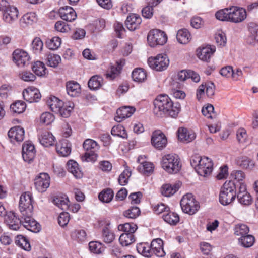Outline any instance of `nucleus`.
<instances>
[{
  "mask_svg": "<svg viewBox=\"0 0 258 258\" xmlns=\"http://www.w3.org/2000/svg\"><path fill=\"white\" fill-rule=\"evenodd\" d=\"M8 135L11 142L16 141L20 142L23 141L24 139L25 131L23 127L16 126L10 128L8 133Z\"/></svg>",
  "mask_w": 258,
  "mask_h": 258,
  "instance_id": "nucleus-19",
  "label": "nucleus"
},
{
  "mask_svg": "<svg viewBox=\"0 0 258 258\" xmlns=\"http://www.w3.org/2000/svg\"><path fill=\"white\" fill-rule=\"evenodd\" d=\"M146 73L143 69L137 68L135 69L132 74V77L134 81L142 82L146 79Z\"/></svg>",
  "mask_w": 258,
  "mask_h": 258,
  "instance_id": "nucleus-39",
  "label": "nucleus"
},
{
  "mask_svg": "<svg viewBox=\"0 0 258 258\" xmlns=\"http://www.w3.org/2000/svg\"><path fill=\"white\" fill-rule=\"evenodd\" d=\"M61 43V38L59 37H53L48 39L46 42V46L49 49L56 50L58 49Z\"/></svg>",
  "mask_w": 258,
  "mask_h": 258,
  "instance_id": "nucleus-48",
  "label": "nucleus"
},
{
  "mask_svg": "<svg viewBox=\"0 0 258 258\" xmlns=\"http://www.w3.org/2000/svg\"><path fill=\"white\" fill-rule=\"evenodd\" d=\"M141 22V18L138 15L132 14L127 17L125 24L128 30L134 31L139 26Z\"/></svg>",
  "mask_w": 258,
  "mask_h": 258,
  "instance_id": "nucleus-27",
  "label": "nucleus"
},
{
  "mask_svg": "<svg viewBox=\"0 0 258 258\" xmlns=\"http://www.w3.org/2000/svg\"><path fill=\"white\" fill-rule=\"evenodd\" d=\"M247 17L245 9L236 6L230 7V22L238 23L243 21Z\"/></svg>",
  "mask_w": 258,
  "mask_h": 258,
  "instance_id": "nucleus-10",
  "label": "nucleus"
},
{
  "mask_svg": "<svg viewBox=\"0 0 258 258\" xmlns=\"http://www.w3.org/2000/svg\"><path fill=\"white\" fill-rule=\"evenodd\" d=\"M32 69L36 75L42 76L45 75L46 68L43 62L38 61H36L32 67Z\"/></svg>",
  "mask_w": 258,
  "mask_h": 258,
  "instance_id": "nucleus-50",
  "label": "nucleus"
},
{
  "mask_svg": "<svg viewBox=\"0 0 258 258\" xmlns=\"http://www.w3.org/2000/svg\"><path fill=\"white\" fill-rule=\"evenodd\" d=\"M72 236L80 242L84 241L86 239L87 234L84 230H76L72 232Z\"/></svg>",
  "mask_w": 258,
  "mask_h": 258,
  "instance_id": "nucleus-62",
  "label": "nucleus"
},
{
  "mask_svg": "<svg viewBox=\"0 0 258 258\" xmlns=\"http://www.w3.org/2000/svg\"><path fill=\"white\" fill-rule=\"evenodd\" d=\"M23 96L24 99L30 103L38 102L41 98L39 91L34 87L25 89L23 92Z\"/></svg>",
  "mask_w": 258,
  "mask_h": 258,
  "instance_id": "nucleus-17",
  "label": "nucleus"
},
{
  "mask_svg": "<svg viewBox=\"0 0 258 258\" xmlns=\"http://www.w3.org/2000/svg\"><path fill=\"white\" fill-rule=\"evenodd\" d=\"M34 184L36 189L41 192H44L50 185V177L47 173H41L36 177Z\"/></svg>",
  "mask_w": 258,
  "mask_h": 258,
  "instance_id": "nucleus-13",
  "label": "nucleus"
},
{
  "mask_svg": "<svg viewBox=\"0 0 258 258\" xmlns=\"http://www.w3.org/2000/svg\"><path fill=\"white\" fill-rule=\"evenodd\" d=\"M248 35L246 38L247 43L254 46L258 44V25L253 22L250 23L248 26Z\"/></svg>",
  "mask_w": 258,
  "mask_h": 258,
  "instance_id": "nucleus-15",
  "label": "nucleus"
},
{
  "mask_svg": "<svg viewBox=\"0 0 258 258\" xmlns=\"http://www.w3.org/2000/svg\"><path fill=\"white\" fill-rule=\"evenodd\" d=\"M61 57L57 54H49L47 57V64L48 66L55 68L61 61Z\"/></svg>",
  "mask_w": 258,
  "mask_h": 258,
  "instance_id": "nucleus-53",
  "label": "nucleus"
},
{
  "mask_svg": "<svg viewBox=\"0 0 258 258\" xmlns=\"http://www.w3.org/2000/svg\"><path fill=\"white\" fill-rule=\"evenodd\" d=\"M109 224L104 227L102 230L101 238L106 243H111L115 239V234L108 227Z\"/></svg>",
  "mask_w": 258,
  "mask_h": 258,
  "instance_id": "nucleus-33",
  "label": "nucleus"
},
{
  "mask_svg": "<svg viewBox=\"0 0 258 258\" xmlns=\"http://www.w3.org/2000/svg\"><path fill=\"white\" fill-rule=\"evenodd\" d=\"M66 89L68 94L72 97L77 96L81 92L80 85L77 82L74 81L67 83Z\"/></svg>",
  "mask_w": 258,
  "mask_h": 258,
  "instance_id": "nucleus-32",
  "label": "nucleus"
},
{
  "mask_svg": "<svg viewBox=\"0 0 258 258\" xmlns=\"http://www.w3.org/2000/svg\"><path fill=\"white\" fill-rule=\"evenodd\" d=\"M140 214V210L137 207H133L125 211L123 215L127 218L134 219L137 217Z\"/></svg>",
  "mask_w": 258,
  "mask_h": 258,
  "instance_id": "nucleus-58",
  "label": "nucleus"
},
{
  "mask_svg": "<svg viewBox=\"0 0 258 258\" xmlns=\"http://www.w3.org/2000/svg\"><path fill=\"white\" fill-rule=\"evenodd\" d=\"M68 171L71 173L76 178H80L82 176V173L79 168L78 163L73 161L70 160L67 163Z\"/></svg>",
  "mask_w": 258,
  "mask_h": 258,
  "instance_id": "nucleus-36",
  "label": "nucleus"
},
{
  "mask_svg": "<svg viewBox=\"0 0 258 258\" xmlns=\"http://www.w3.org/2000/svg\"><path fill=\"white\" fill-rule=\"evenodd\" d=\"M135 108L130 106H123L119 108L116 111V116L115 120L120 122L124 119L130 117L135 112Z\"/></svg>",
  "mask_w": 258,
  "mask_h": 258,
  "instance_id": "nucleus-21",
  "label": "nucleus"
},
{
  "mask_svg": "<svg viewBox=\"0 0 258 258\" xmlns=\"http://www.w3.org/2000/svg\"><path fill=\"white\" fill-rule=\"evenodd\" d=\"M32 50L34 53H40L43 49V43L40 38L36 37L31 43Z\"/></svg>",
  "mask_w": 258,
  "mask_h": 258,
  "instance_id": "nucleus-56",
  "label": "nucleus"
},
{
  "mask_svg": "<svg viewBox=\"0 0 258 258\" xmlns=\"http://www.w3.org/2000/svg\"><path fill=\"white\" fill-rule=\"evenodd\" d=\"M121 69V65L117 62L115 66L111 67L110 70L106 74V77L110 80L114 79L120 74Z\"/></svg>",
  "mask_w": 258,
  "mask_h": 258,
  "instance_id": "nucleus-45",
  "label": "nucleus"
},
{
  "mask_svg": "<svg viewBox=\"0 0 258 258\" xmlns=\"http://www.w3.org/2000/svg\"><path fill=\"white\" fill-rule=\"evenodd\" d=\"M111 133L113 136H119L123 138L127 137V134L124 127L120 125L113 126L111 130Z\"/></svg>",
  "mask_w": 258,
  "mask_h": 258,
  "instance_id": "nucleus-60",
  "label": "nucleus"
},
{
  "mask_svg": "<svg viewBox=\"0 0 258 258\" xmlns=\"http://www.w3.org/2000/svg\"><path fill=\"white\" fill-rule=\"evenodd\" d=\"M69 200L64 197H57L53 200L54 205L62 210H66L69 207Z\"/></svg>",
  "mask_w": 258,
  "mask_h": 258,
  "instance_id": "nucleus-46",
  "label": "nucleus"
},
{
  "mask_svg": "<svg viewBox=\"0 0 258 258\" xmlns=\"http://www.w3.org/2000/svg\"><path fill=\"white\" fill-rule=\"evenodd\" d=\"M13 61L19 67H24L29 64L30 57L27 52L16 49L13 53Z\"/></svg>",
  "mask_w": 258,
  "mask_h": 258,
  "instance_id": "nucleus-11",
  "label": "nucleus"
},
{
  "mask_svg": "<svg viewBox=\"0 0 258 258\" xmlns=\"http://www.w3.org/2000/svg\"><path fill=\"white\" fill-rule=\"evenodd\" d=\"M176 38L180 43L185 44L190 41L191 35L187 29H180L177 33Z\"/></svg>",
  "mask_w": 258,
  "mask_h": 258,
  "instance_id": "nucleus-34",
  "label": "nucleus"
},
{
  "mask_svg": "<svg viewBox=\"0 0 258 258\" xmlns=\"http://www.w3.org/2000/svg\"><path fill=\"white\" fill-rule=\"evenodd\" d=\"M238 163L241 167L249 170L252 169L254 166V162L247 157H241L239 159Z\"/></svg>",
  "mask_w": 258,
  "mask_h": 258,
  "instance_id": "nucleus-55",
  "label": "nucleus"
},
{
  "mask_svg": "<svg viewBox=\"0 0 258 258\" xmlns=\"http://www.w3.org/2000/svg\"><path fill=\"white\" fill-rule=\"evenodd\" d=\"M236 185L231 181H226L221 188L219 194V202L224 206L233 202L236 198Z\"/></svg>",
  "mask_w": 258,
  "mask_h": 258,
  "instance_id": "nucleus-3",
  "label": "nucleus"
},
{
  "mask_svg": "<svg viewBox=\"0 0 258 258\" xmlns=\"http://www.w3.org/2000/svg\"><path fill=\"white\" fill-rule=\"evenodd\" d=\"M54 120L53 115L49 112H46L43 113L40 117V121L41 123L49 125Z\"/></svg>",
  "mask_w": 258,
  "mask_h": 258,
  "instance_id": "nucleus-59",
  "label": "nucleus"
},
{
  "mask_svg": "<svg viewBox=\"0 0 258 258\" xmlns=\"http://www.w3.org/2000/svg\"><path fill=\"white\" fill-rule=\"evenodd\" d=\"M215 46H207L197 50V56L198 58L203 61H209L211 56L215 52Z\"/></svg>",
  "mask_w": 258,
  "mask_h": 258,
  "instance_id": "nucleus-22",
  "label": "nucleus"
},
{
  "mask_svg": "<svg viewBox=\"0 0 258 258\" xmlns=\"http://www.w3.org/2000/svg\"><path fill=\"white\" fill-rule=\"evenodd\" d=\"M102 83L103 78L101 77L94 76L89 80L88 85L91 90H96L101 86Z\"/></svg>",
  "mask_w": 258,
  "mask_h": 258,
  "instance_id": "nucleus-42",
  "label": "nucleus"
},
{
  "mask_svg": "<svg viewBox=\"0 0 258 258\" xmlns=\"http://www.w3.org/2000/svg\"><path fill=\"white\" fill-rule=\"evenodd\" d=\"M131 175V172L128 169H125L119 176L118 182L121 185H125L127 182L128 178Z\"/></svg>",
  "mask_w": 258,
  "mask_h": 258,
  "instance_id": "nucleus-64",
  "label": "nucleus"
},
{
  "mask_svg": "<svg viewBox=\"0 0 258 258\" xmlns=\"http://www.w3.org/2000/svg\"><path fill=\"white\" fill-rule=\"evenodd\" d=\"M63 103L61 100L55 96L50 97L47 101V104L50 109L56 113L60 112V108H61Z\"/></svg>",
  "mask_w": 258,
  "mask_h": 258,
  "instance_id": "nucleus-30",
  "label": "nucleus"
},
{
  "mask_svg": "<svg viewBox=\"0 0 258 258\" xmlns=\"http://www.w3.org/2000/svg\"><path fill=\"white\" fill-rule=\"evenodd\" d=\"M190 164L197 173L204 177L209 175L213 170L212 161L207 157L193 156L191 158Z\"/></svg>",
  "mask_w": 258,
  "mask_h": 258,
  "instance_id": "nucleus-2",
  "label": "nucleus"
},
{
  "mask_svg": "<svg viewBox=\"0 0 258 258\" xmlns=\"http://www.w3.org/2000/svg\"><path fill=\"white\" fill-rule=\"evenodd\" d=\"M26 107L25 103L21 101H17L15 103H13L10 108L12 111L18 114L21 113L24 111Z\"/></svg>",
  "mask_w": 258,
  "mask_h": 258,
  "instance_id": "nucleus-54",
  "label": "nucleus"
},
{
  "mask_svg": "<svg viewBox=\"0 0 258 258\" xmlns=\"http://www.w3.org/2000/svg\"><path fill=\"white\" fill-rule=\"evenodd\" d=\"M238 243L242 247L249 248L252 246L255 241L254 237L251 235H246L238 239Z\"/></svg>",
  "mask_w": 258,
  "mask_h": 258,
  "instance_id": "nucleus-38",
  "label": "nucleus"
},
{
  "mask_svg": "<svg viewBox=\"0 0 258 258\" xmlns=\"http://www.w3.org/2000/svg\"><path fill=\"white\" fill-rule=\"evenodd\" d=\"M151 143L156 148L161 149L166 146L167 140L163 133L160 131H157L153 133Z\"/></svg>",
  "mask_w": 258,
  "mask_h": 258,
  "instance_id": "nucleus-14",
  "label": "nucleus"
},
{
  "mask_svg": "<svg viewBox=\"0 0 258 258\" xmlns=\"http://www.w3.org/2000/svg\"><path fill=\"white\" fill-rule=\"evenodd\" d=\"M230 8L221 9L215 14L216 18L220 21L230 22Z\"/></svg>",
  "mask_w": 258,
  "mask_h": 258,
  "instance_id": "nucleus-43",
  "label": "nucleus"
},
{
  "mask_svg": "<svg viewBox=\"0 0 258 258\" xmlns=\"http://www.w3.org/2000/svg\"><path fill=\"white\" fill-rule=\"evenodd\" d=\"M16 244L26 251L31 250V245L29 240L22 235H18L15 237Z\"/></svg>",
  "mask_w": 258,
  "mask_h": 258,
  "instance_id": "nucleus-35",
  "label": "nucleus"
},
{
  "mask_svg": "<svg viewBox=\"0 0 258 258\" xmlns=\"http://www.w3.org/2000/svg\"><path fill=\"white\" fill-rule=\"evenodd\" d=\"M56 150L60 156L67 157L71 153V145L67 140H61L56 144Z\"/></svg>",
  "mask_w": 258,
  "mask_h": 258,
  "instance_id": "nucleus-24",
  "label": "nucleus"
},
{
  "mask_svg": "<svg viewBox=\"0 0 258 258\" xmlns=\"http://www.w3.org/2000/svg\"><path fill=\"white\" fill-rule=\"evenodd\" d=\"M55 29L56 31L62 33H66L70 30L69 25L62 21H58L56 22Z\"/></svg>",
  "mask_w": 258,
  "mask_h": 258,
  "instance_id": "nucleus-63",
  "label": "nucleus"
},
{
  "mask_svg": "<svg viewBox=\"0 0 258 258\" xmlns=\"http://www.w3.org/2000/svg\"><path fill=\"white\" fill-rule=\"evenodd\" d=\"M141 164L138 167V169L140 172L143 174H150L153 171V164L151 162H143L140 163Z\"/></svg>",
  "mask_w": 258,
  "mask_h": 258,
  "instance_id": "nucleus-49",
  "label": "nucleus"
},
{
  "mask_svg": "<svg viewBox=\"0 0 258 258\" xmlns=\"http://www.w3.org/2000/svg\"><path fill=\"white\" fill-rule=\"evenodd\" d=\"M164 220L170 225H176L179 221L178 215L172 212H168L162 215Z\"/></svg>",
  "mask_w": 258,
  "mask_h": 258,
  "instance_id": "nucleus-41",
  "label": "nucleus"
},
{
  "mask_svg": "<svg viewBox=\"0 0 258 258\" xmlns=\"http://www.w3.org/2000/svg\"><path fill=\"white\" fill-rule=\"evenodd\" d=\"M180 181H177L173 185L165 184L161 187V193L165 197H170L173 195L179 189L181 186Z\"/></svg>",
  "mask_w": 258,
  "mask_h": 258,
  "instance_id": "nucleus-26",
  "label": "nucleus"
},
{
  "mask_svg": "<svg viewBox=\"0 0 258 258\" xmlns=\"http://www.w3.org/2000/svg\"><path fill=\"white\" fill-rule=\"evenodd\" d=\"M83 148L86 152L82 156V160L87 162L95 161L97 158L96 152L99 148L97 143L90 139H86L83 143Z\"/></svg>",
  "mask_w": 258,
  "mask_h": 258,
  "instance_id": "nucleus-5",
  "label": "nucleus"
},
{
  "mask_svg": "<svg viewBox=\"0 0 258 258\" xmlns=\"http://www.w3.org/2000/svg\"><path fill=\"white\" fill-rule=\"evenodd\" d=\"M239 202L243 205L248 206L251 204L252 199L249 193H245L242 195H237Z\"/></svg>",
  "mask_w": 258,
  "mask_h": 258,
  "instance_id": "nucleus-61",
  "label": "nucleus"
},
{
  "mask_svg": "<svg viewBox=\"0 0 258 258\" xmlns=\"http://www.w3.org/2000/svg\"><path fill=\"white\" fill-rule=\"evenodd\" d=\"M114 193L113 191L109 188L102 191L99 195V199L104 203H109L113 199Z\"/></svg>",
  "mask_w": 258,
  "mask_h": 258,
  "instance_id": "nucleus-44",
  "label": "nucleus"
},
{
  "mask_svg": "<svg viewBox=\"0 0 258 258\" xmlns=\"http://www.w3.org/2000/svg\"><path fill=\"white\" fill-rule=\"evenodd\" d=\"M137 226L134 223H126L124 224H120L118 226V229L120 231H122L124 233H134L137 230Z\"/></svg>",
  "mask_w": 258,
  "mask_h": 258,
  "instance_id": "nucleus-47",
  "label": "nucleus"
},
{
  "mask_svg": "<svg viewBox=\"0 0 258 258\" xmlns=\"http://www.w3.org/2000/svg\"><path fill=\"white\" fill-rule=\"evenodd\" d=\"M135 237L132 233H123L119 237L120 244L123 246H127L135 241Z\"/></svg>",
  "mask_w": 258,
  "mask_h": 258,
  "instance_id": "nucleus-37",
  "label": "nucleus"
},
{
  "mask_svg": "<svg viewBox=\"0 0 258 258\" xmlns=\"http://www.w3.org/2000/svg\"><path fill=\"white\" fill-rule=\"evenodd\" d=\"M154 113L158 117L168 114L175 117L180 111L179 106L173 105L171 99L166 94H160L154 101Z\"/></svg>",
  "mask_w": 258,
  "mask_h": 258,
  "instance_id": "nucleus-1",
  "label": "nucleus"
},
{
  "mask_svg": "<svg viewBox=\"0 0 258 258\" xmlns=\"http://www.w3.org/2000/svg\"><path fill=\"white\" fill-rule=\"evenodd\" d=\"M89 248L91 252L95 254L101 253L104 250L103 244L98 241L90 242Z\"/></svg>",
  "mask_w": 258,
  "mask_h": 258,
  "instance_id": "nucleus-52",
  "label": "nucleus"
},
{
  "mask_svg": "<svg viewBox=\"0 0 258 258\" xmlns=\"http://www.w3.org/2000/svg\"><path fill=\"white\" fill-rule=\"evenodd\" d=\"M34 146L30 143H24L22 146V157L26 162L32 161L35 156Z\"/></svg>",
  "mask_w": 258,
  "mask_h": 258,
  "instance_id": "nucleus-20",
  "label": "nucleus"
},
{
  "mask_svg": "<svg viewBox=\"0 0 258 258\" xmlns=\"http://www.w3.org/2000/svg\"><path fill=\"white\" fill-rule=\"evenodd\" d=\"M59 13L60 17L67 21H73L77 17V14L74 10L69 6L60 8Z\"/></svg>",
  "mask_w": 258,
  "mask_h": 258,
  "instance_id": "nucleus-23",
  "label": "nucleus"
},
{
  "mask_svg": "<svg viewBox=\"0 0 258 258\" xmlns=\"http://www.w3.org/2000/svg\"><path fill=\"white\" fill-rule=\"evenodd\" d=\"M161 165L164 170L170 174L177 173L181 168L180 158L176 154H167L163 156Z\"/></svg>",
  "mask_w": 258,
  "mask_h": 258,
  "instance_id": "nucleus-4",
  "label": "nucleus"
},
{
  "mask_svg": "<svg viewBox=\"0 0 258 258\" xmlns=\"http://www.w3.org/2000/svg\"><path fill=\"white\" fill-rule=\"evenodd\" d=\"M180 206L184 212L190 215L194 214L200 208L199 203L191 194H187L182 197Z\"/></svg>",
  "mask_w": 258,
  "mask_h": 258,
  "instance_id": "nucleus-6",
  "label": "nucleus"
},
{
  "mask_svg": "<svg viewBox=\"0 0 258 258\" xmlns=\"http://www.w3.org/2000/svg\"><path fill=\"white\" fill-rule=\"evenodd\" d=\"M138 252L146 257L151 256L152 250L150 245L147 243H140L137 245Z\"/></svg>",
  "mask_w": 258,
  "mask_h": 258,
  "instance_id": "nucleus-40",
  "label": "nucleus"
},
{
  "mask_svg": "<svg viewBox=\"0 0 258 258\" xmlns=\"http://www.w3.org/2000/svg\"><path fill=\"white\" fill-rule=\"evenodd\" d=\"M150 245L152 250V254L154 253L158 257H162L165 255V252L163 250V242L162 239L160 238L154 239Z\"/></svg>",
  "mask_w": 258,
  "mask_h": 258,
  "instance_id": "nucleus-25",
  "label": "nucleus"
},
{
  "mask_svg": "<svg viewBox=\"0 0 258 258\" xmlns=\"http://www.w3.org/2000/svg\"><path fill=\"white\" fill-rule=\"evenodd\" d=\"M2 14L3 21L6 23L11 24L18 19L19 11L16 7L10 5L2 13Z\"/></svg>",
  "mask_w": 258,
  "mask_h": 258,
  "instance_id": "nucleus-12",
  "label": "nucleus"
},
{
  "mask_svg": "<svg viewBox=\"0 0 258 258\" xmlns=\"http://www.w3.org/2000/svg\"><path fill=\"white\" fill-rule=\"evenodd\" d=\"M37 19V15L35 13H27L24 14L20 19V24L22 27H26L36 22Z\"/></svg>",
  "mask_w": 258,
  "mask_h": 258,
  "instance_id": "nucleus-29",
  "label": "nucleus"
},
{
  "mask_svg": "<svg viewBox=\"0 0 258 258\" xmlns=\"http://www.w3.org/2000/svg\"><path fill=\"white\" fill-rule=\"evenodd\" d=\"M149 67L156 71L166 70L169 64V60L166 55L159 54L155 57H150L148 59Z\"/></svg>",
  "mask_w": 258,
  "mask_h": 258,
  "instance_id": "nucleus-7",
  "label": "nucleus"
},
{
  "mask_svg": "<svg viewBox=\"0 0 258 258\" xmlns=\"http://www.w3.org/2000/svg\"><path fill=\"white\" fill-rule=\"evenodd\" d=\"M234 234L236 236L242 237L248 234L249 232V228L245 224L236 225L234 229Z\"/></svg>",
  "mask_w": 258,
  "mask_h": 258,
  "instance_id": "nucleus-51",
  "label": "nucleus"
},
{
  "mask_svg": "<svg viewBox=\"0 0 258 258\" xmlns=\"http://www.w3.org/2000/svg\"><path fill=\"white\" fill-rule=\"evenodd\" d=\"M74 105L72 103H63L60 112H58L57 114H59L64 117H68L70 116L71 111L73 110Z\"/></svg>",
  "mask_w": 258,
  "mask_h": 258,
  "instance_id": "nucleus-57",
  "label": "nucleus"
},
{
  "mask_svg": "<svg viewBox=\"0 0 258 258\" xmlns=\"http://www.w3.org/2000/svg\"><path fill=\"white\" fill-rule=\"evenodd\" d=\"M33 206L32 196L29 192L23 194L19 201V210L22 215H32Z\"/></svg>",
  "mask_w": 258,
  "mask_h": 258,
  "instance_id": "nucleus-8",
  "label": "nucleus"
},
{
  "mask_svg": "<svg viewBox=\"0 0 258 258\" xmlns=\"http://www.w3.org/2000/svg\"><path fill=\"white\" fill-rule=\"evenodd\" d=\"M39 140L43 146L48 147L54 144L55 138L51 133L45 131L39 136Z\"/></svg>",
  "mask_w": 258,
  "mask_h": 258,
  "instance_id": "nucleus-31",
  "label": "nucleus"
},
{
  "mask_svg": "<svg viewBox=\"0 0 258 258\" xmlns=\"http://www.w3.org/2000/svg\"><path fill=\"white\" fill-rule=\"evenodd\" d=\"M167 40V37L166 34L163 31L158 29L151 30L147 37L148 43L152 47L158 45L164 44Z\"/></svg>",
  "mask_w": 258,
  "mask_h": 258,
  "instance_id": "nucleus-9",
  "label": "nucleus"
},
{
  "mask_svg": "<svg viewBox=\"0 0 258 258\" xmlns=\"http://www.w3.org/2000/svg\"><path fill=\"white\" fill-rule=\"evenodd\" d=\"M5 222L11 229L14 230H18L22 224V221L13 212H9L5 215Z\"/></svg>",
  "mask_w": 258,
  "mask_h": 258,
  "instance_id": "nucleus-16",
  "label": "nucleus"
},
{
  "mask_svg": "<svg viewBox=\"0 0 258 258\" xmlns=\"http://www.w3.org/2000/svg\"><path fill=\"white\" fill-rule=\"evenodd\" d=\"M32 215H22V218L23 219L22 224L27 230L33 232H37L40 230V224L32 218Z\"/></svg>",
  "mask_w": 258,
  "mask_h": 258,
  "instance_id": "nucleus-18",
  "label": "nucleus"
},
{
  "mask_svg": "<svg viewBox=\"0 0 258 258\" xmlns=\"http://www.w3.org/2000/svg\"><path fill=\"white\" fill-rule=\"evenodd\" d=\"M178 134L179 140L185 143L190 142L196 138L195 134L192 132L188 131L186 128H179Z\"/></svg>",
  "mask_w": 258,
  "mask_h": 258,
  "instance_id": "nucleus-28",
  "label": "nucleus"
}]
</instances>
